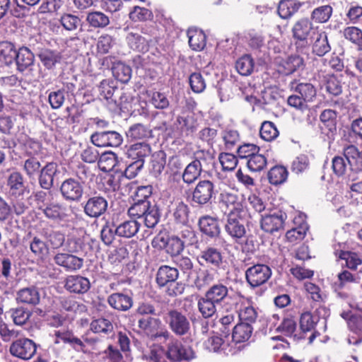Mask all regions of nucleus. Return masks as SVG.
Wrapping results in <instances>:
<instances>
[{"label": "nucleus", "mask_w": 362, "mask_h": 362, "mask_svg": "<svg viewBox=\"0 0 362 362\" xmlns=\"http://www.w3.org/2000/svg\"><path fill=\"white\" fill-rule=\"evenodd\" d=\"M60 192L65 200L78 202L83 196V186L79 181L74 178H68L62 182Z\"/></svg>", "instance_id": "9"}, {"label": "nucleus", "mask_w": 362, "mask_h": 362, "mask_svg": "<svg viewBox=\"0 0 362 362\" xmlns=\"http://www.w3.org/2000/svg\"><path fill=\"white\" fill-rule=\"evenodd\" d=\"M161 324L158 318L142 317L138 321L139 327L142 329L149 337L153 339L170 337V333L166 330H158V327Z\"/></svg>", "instance_id": "7"}, {"label": "nucleus", "mask_w": 362, "mask_h": 362, "mask_svg": "<svg viewBox=\"0 0 362 362\" xmlns=\"http://www.w3.org/2000/svg\"><path fill=\"white\" fill-rule=\"evenodd\" d=\"M267 158L262 154L255 153L247 160V165L252 172H259L267 165Z\"/></svg>", "instance_id": "56"}, {"label": "nucleus", "mask_w": 362, "mask_h": 362, "mask_svg": "<svg viewBox=\"0 0 362 362\" xmlns=\"http://www.w3.org/2000/svg\"><path fill=\"white\" fill-rule=\"evenodd\" d=\"M86 21L93 28H104L110 24V18L101 11H91L87 13Z\"/></svg>", "instance_id": "36"}, {"label": "nucleus", "mask_w": 362, "mask_h": 362, "mask_svg": "<svg viewBox=\"0 0 362 362\" xmlns=\"http://www.w3.org/2000/svg\"><path fill=\"white\" fill-rule=\"evenodd\" d=\"M184 247L185 245L178 236L173 235L167 240L165 250L173 259L179 256Z\"/></svg>", "instance_id": "49"}, {"label": "nucleus", "mask_w": 362, "mask_h": 362, "mask_svg": "<svg viewBox=\"0 0 362 362\" xmlns=\"http://www.w3.org/2000/svg\"><path fill=\"white\" fill-rule=\"evenodd\" d=\"M336 118L337 112L331 109L325 110L320 116V121L328 128L332 135H333L334 132L337 130Z\"/></svg>", "instance_id": "55"}, {"label": "nucleus", "mask_w": 362, "mask_h": 362, "mask_svg": "<svg viewBox=\"0 0 362 362\" xmlns=\"http://www.w3.org/2000/svg\"><path fill=\"white\" fill-rule=\"evenodd\" d=\"M65 247L66 250L71 254L85 252L86 245L83 240L80 238L71 237L68 238Z\"/></svg>", "instance_id": "61"}, {"label": "nucleus", "mask_w": 362, "mask_h": 362, "mask_svg": "<svg viewBox=\"0 0 362 362\" xmlns=\"http://www.w3.org/2000/svg\"><path fill=\"white\" fill-rule=\"evenodd\" d=\"M170 330L177 336H184L190 331V322L185 315L177 309H170L165 317Z\"/></svg>", "instance_id": "2"}, {"label": "nucleus", "mask_w": 362, "mask_h": 362, "mask_svg": "<svg viewBox=\"0 0 362 362\" xmlns=\"http://www.w3.org/2000/svg\"><path fill=\"white\" fill-rule=\"evenodd\" d=\"M216 304L205 296L198 301V308L204 318L212 317L216 313Z\"/></svg>", "instance_id": "45"}, {"label": "nucleus", "mask_w": 362, "mask_h": 362, "mask_svg": "<svg viewBox=\"0 0 362 362\" xmlns=\"http://www.w3.org/2000/svg\"><path fill=\"white\" fill-rule=\"evenodd\" d=\"M146 211L144 213L141 218H144V224L148 228L155 227L160 220V213L156 204H152L150 201L147 204Z\"/></svg>", "instance_id": "42"}, {"label": "nucleus", "mask_w": 362, "mask_h": 362, "mask_svg": "<svg viewBox=\"0 0 362 362\" xmlns=\"http://www.w3.org/2000/svg\"><path fill=\"white\" fill-rule=\"evenodd\" d=\"M151 152L150 145L145 142L136 143L132 145L127 150L129 157L132 159L141 160L144 162V158L149 156Z\"/></svg>", "instance_id": "37"}, {"label": "nucleus", "mask_w": 362, "mask_h": 362, "mask_svg": "<svg viewBox=\"0 0 362 362\" xmlns=\"http://www.w3.org/2000/svg\"><path fill=\"white\" fill-rule=\"evenodd\" d=\"M56 264L63 267L67 272L79 270L83 265V259L69 252L57 253L54 257Z\"/></svg>", "instance_id": "14"}, {"label": "nucleus", "mask_w": 362, "mask_h": 362, "mask_svg": "<svg viewBox=\"0 0 362 362\" xmlns=\"http://www.w3.org/2000/svg\"><path fill=\"white\" fill-rule=\"evenodd\" d=\"M235 68L238 72L243 76L251 74L254 69L252 58L248 54L241 57L237 60Z\"/></svg>", "instance_id": "50"}, {"label": "nucleus", "mask_w": 362, "mask_h": 362, "mask_svg": "<svg viewBox=\"0 0 362 362\" xmlns=\"http://www.w3.org/2000/svg\"><path fill=\"white\" fill-rule=\"evenodd\" d=\"M313 30V23L306 18L297 21L291 30L293 38L296 45H308V37Z\"/></svg>", "instance_id": "10"}, {"label": "nucleus", "mask_w": 362, "mask_h": 362, "mask_svg": "<svg viewBox=\"0 0 362 362\" xmlns=\"http://www.w3.org/2000/svg\"><path fill=\"white\" fill-rule=\"evenodd\" d=\"M333 8L330 5H323L313 10L310 18L317 23H325L332 16Z\"/></svg>", "instance_id": "39"}, {"label": "nucleus", "mask_w": 362, "mask_h": 362, "mask_svg": "<svg viewBox=\"0 0 362 362\" xmlns=\"http://www.w3.org/2000/svg\"><path fill=\"white\" fill-rule=\"evenodd\" d=\"M148 95L150 96V103L156 109L164 110L169 107L170 102L167 96L160 92L153 91Z\"/></svg>", "instance_id": "59"}, {"label": "nucleus", "mask_w": 362, "mask_h": 362, "mask_svg": "<svg viewBox=\"0 0 362 362\" xmlns=\"http://www.w3.org/2000/svg\"><path fill=\"white\" fill-rule=\"evenodd\" d=\"M129 47L139 52H146L148 50V41L139 33L129 32L126 37Z\"/></svg>", "instance_id": "27"}, {"label": "nucleus", "mask_w": 362, "mask_h": 362, "mask_svg": "<svg viewBox=\"0 0 362 362\" xmlns=\"http://www.w3.org/2000/svg\"><path fill=\"white\" fill-rule=\"evenodd\" d=\"M57 172V163L50 162L44 165L37 175L40 187L45 189H49L53 186L54 176Z\"/></svg>", "instance_id": "23"}, {"label": "nucleus", "mask_w": 362, "mask_h": 362, "mask_svg": "<svg viewBox=\"0 0 362 362\" xmlns=\"http://www.w3.org/2000/svg\"><path fill=\"white\" fill-rule=\"evenodd\" d=\"M7 185L9 187V193L15 197L22 195L25 187L23 175L18 172H13L7 180Z\"/></svg>", "instance_id": "30"}, {"label": "nucleus", "mask_w": 362, "mask_h": 362, "mask_svg": "<svg viewBox=\"0 0 362 362\" xmlns=\"http://www.w3.org/2000/svg\"><path fill=\"white\" fill-rule=\"evenodd\" d=\"M60 23L66 30L74 31L80 25L81 19L71 13H64L60 18Z\"/></svg>", "instance_id": "62"}, {"label": "nucleus", "mask_w": 362, "mask_h": 362, "mask_svg": "<svg viewBox=\"0 0 362 362\" xmlns=\"http://www.w3.org/2000/svg\"><path fill=\"white\" fill-rule=\"evenodd\" d=\"M215 271L213 269H199L194 284L198 289H202L212 283L215 279Z\"/></svg>", "instance_id": "41"}, {"label": "nucleus", "mask_w": 362, "mask_h": 362, "mask_svg": "<svg viewBox=\"0 0 362 362\" xmlns=\"http://www.w3.org/2000/svg\"><path fill=\"white\" fill-rule=\"evenodd\" d=\"M42 168L40 162L34 156H31L24 161L23 170L29 178H35Z\"/></svg>", "instance_id": "53"}, {"label": "nucleus", "mask_w": 362, "mask_h": 362, "mask_svg": "<svg viewBox=\"0 0 362 362\" xmlns=\"http://www.w3.org/2000/svg\"><path fill=\"white\" fill-rule=\"evenodd\" d=\"M166 164V155L160 151L152 155L151 172L155 176H159L163 171Z\"/></svg>", "instance_id": "44"}, {"label": "nucleus", "mask_w": 362, "mask_h": 362, "mask_svg": "<svg viewBox=\"0 0 362 362\" xmlns=\"http://www.w3.org/2000/svg\"><path fill=\"white\" fill-rule=\"evenodd\" d=\"M107 200L99 194L89 197L84 204L83 212L90 217L98 218L103 215L107 209Z\"/></svg>", "instance_id": "6"}, {"label": "nucleus", "mask_w": 362, "mask_h": 362, "mask_svg": "<svg viewBox=\"0 0 362 362\" xmlns=\"http://www.w3.org/2000/svg\"><path fill=\"white\" fill-rule=\"evenodd\" d=\"M347 24H358L362 21V6L358 5H351L346 13Z\"/></svg>", "instance_id": "63"}, {"label": "nucleus", "mask_w": 362, "mask_h": 362, "mask_svg": "<svg viewBox=\"0 0 362 362\" xmlns=\"http://www.w3.org/2000/svg\"><path fill=\"white\" fill-rule=\"evenodd\" d=\"M64 288L70 293L83 294L90 288V283L88 278L81 275H69L64 281Z\"/></svg>", "instance_id": "15"}, {"label": "nucleus", "mask_w": 362, "mask_h": 362, "mask_svg": "<svg viewBox=\"0 0 362 362\" xmlns=\"http://www.w3.org/2000/svg\"><path fill=\"white\" fill-rule=\"evenodd\" d=\"M318 317L313 316L310 313L306 312L301 315L300 319V329L301 331L302 339L306 338V334L310 333L308 339V343L311 344L320 334L318 332L315 330Z\"/></svg>", "instance_id": "13"}, {"label": "nucleus", "mask_w": 362, "mask_h": 362, "mask_svg": "<svg viewBox=\"0 0 362 362\" xmlns=\"http://www.w3.org/2000/svg\"><path fill=\"white\" fill-rule=\"evenodd\" d=\"M295 91L298 93L302 98H303L306 103L313 101L317 93L314 86L308 83H299L295 88Z\"/></svg>", "instance_id": "52"}, {"label": "nucleus", "mask_w": 362, "mask_h": 362, "mask_svg": "<svg viewBox=\"0 0 362 362\" xmlns=\"http://www.w3.org/2000/svg\"><path fill=\"white\" fill-rule=\"evenodd\" d=\"M190 88L194 93H201L206 89L205 79L199 72L192 73L189 78Z\"/></svg>", "instance_id": "57"}, {"label": "nucleus", "mask_w": 362, "mask_h": 362, "mask_svg": "<svg viewBox=\"0 0 362 362\" xmlns=\"http://www.w3.org/2000/svg\"><path fill=\"white\" fill-rule=\"evenodd\" d=\"M140 223L136 220H127L116 226V235L119 237L130 238L139 231Z\"/></svg>", "instance_id": "26"}, {"label": "nucleus", "mask_w": 362, "mask_h": 362, "mask_svg": "<svg viewBox=\"0 0 362 362\" xmlns=\"http://www.w3.org/2000/svg\"><path fill=\"white\" fill-rule=\"evenodd\" d=\"M40 296L37 288L34 286L20 289L16 294L18 303L36 305L40 303Z\"/></svg>", "instance_id": "25"}, {"label": "nucleus", "mask_w": 362, "mask_h": 362, "mask_svg": "<svg viewBox=\"0 0 362 362\" xmlns=\"http://www.w3.org/2000/svg\"><path fill=\"white\" fill-rule=\"evenodd\" d=\"M312 52L314 54L323 57L331 50L327 34L325 31L313 32Z\"/></svg>", "instance_id": "19"}, {"label": "nucleus", "mask_w": 362, "mask_h": 362, "mask_svg": "<svg viewBox=\"0 0 362 362\" xmlns=\"http://www.w3.org/2000/svg\"><path fill=\"white\" fill-rule=\"evenodd\" d=\"M286 218V214L281 211H274L272 214L262 216L261 228L269 233L279 231L283 229Z\"/></svg>", "instance_id": "11"}, {"label": "nucleus", "mask_w": 362, "mask_h": 362, "mask_svg": "<svg viewBox=\"0 0 362 362\" xmlns=\"http://www.w3.org/2000/svg\"><path fill=\"white\" fill-rule=\"evenodd\" d=\"M130 140L145 139L151 137V131L142 124L138 123L131 126L126 133Z\"/></svg>", "instance_id": "40"}, {"label": "nucleus", "mask_w": 362, "mask_h": 362, "mask_svg": "<svg viewBox=\"0 0 362 362\" xmlns=\"http://www.w3.org/2000/svg\"><path fill=\"white\" fill-rule=\"evenodd\" d=\"M219 200L221 204L229 209V213H241L243 210L242 199L236 192L232 189L222 190L219 195Z\"/></svg>", "instance_id": "16"}, {"label": "nucleus", "mask_w": 362, "mask_h": 362, "mask_svg": "<svg viewBox=\"0 0 362 362\" xmlns=\"http://www.w3.org/2000/svg\"><path fill=\"white\" fill-rule=\"evenodd\" d=\"M304 65L303 59L298 55H291L282 59L280 66L281 71L286 75L291 74Z\"/></svg>", "instance_id": "33"}, {"label": "nucleus", "mask_w": 362, "mask_h": 362, "mask_svg": "<svg viewBox=\"0 0 362 362\" xmlns=\"http://www.w3.org/2000/svg\"><path fill=\"white\" fill-rule=\"evenodd\" d=\"M204 296L219 305L224 302L228 296V288L222 284H216L211 286Z\"/></svg>", "instance_id": "28"}, {"label": "nucleus", "mask_w": 362, "mask_h": 362, "mask_svg": "<svg viewBox=\"0 0 362 362\" xmlns=\"http://www.w3.org/2000/svg\"><path fill=\"white\" fill-rule=\"evenodd\" d=\"M199 227L201 232L210 238H216L221 233L218 220L210 216H204L199 220Z\"/></svg>", "instance_id": "20"}, {"label": "nucleus", "mask_w": 362, "mask_h": 362, "mask_svg": "<svg viewBox=\"0 0 362 362\" xmlns=\"http://www.w3.org/2000/svg\"><path fill=\"white\" fill-rule=\"evenodd\" d=\"M17 51L13 44L8 42H4L0 44V60L6 64L9 65L13 59H16Z\"/></svg>", "instance_id": "47"}, {"label": "nucleus", "mask_w": 362, "mask_h": 362, "mask_svg": "<svg viewBox=\"0 0 362 362\" xmlns=\"http://www.w3.org/2000/svg\"><path fill=\"white\" fill-rule=\"evenodd\" d=\"M189 45L195 51H201L206 46V35L200 30L189 28L187 30Z\"/></svg>", "instance_id": "34"}, {"label": "nucleus", "mask_w": 362, "mask_h": 362, "mask_svg": "<svg viewBox=\"0 0 362 362\" xmlns=\"http://www.w3.org/2000/svg\"><path fill=\"white\" fill-rule=\"evenodd\" d=\"M239 214H240L229 213L224 227L228 235L236 241L243 238L246 233L245 226L238 218Z\"/></svg>", "instance_id": "17"}, {"label": "nucleus", "mask_w": 362, "mask_h": 362, "mask_svg": "<svg viewBox=\"0 0 362 362\" xmlns=\"http://www.w3.org/2000/svg\"><path fill=\"white\" fill-rule=\"evenodd\" d=\"M114 76L122 83H127L132 76V69L124 63L119 62L112 68Z\"/></svg>", "instance_id": "51"}, {"label": "nucleus", "mask_w": 362, "mask_h": 362, "mask_svg": "<svg viewBox=\"0 0 362 362\" xmlns=\"http://www.w3.org/2000/svg\"><path fill=\"white\" fill-rule=\"evenodd\" d=\"M300 6L296 0H282L279 4L278 13L281 18L287 19L297 12Z\"/></svg>", "instance_id": "38"}, {"label": "nucleus", "mask_w": 362, "mask_h": 362, "mask_svg": "<svg viewBox=\"0 0 362 362\" xmlns=\"http://www.w3.org/2000/svg\"><path fill=\"white\" fill-rule=\"evenodd\" d=\"M37 344L28 338H21L13 341L9 351L13 356L23 360L30 359L36 353Z\"/></svg>", "instance_id": "4"}, {"label": "nucleus", "mask_w": 362, "mask_h": 362, "mask_svg": "<svg viewBox=\"0 0 362 362\" xmlns=\"http://www.w3.org/2000/svg\"><path fill=\"white\" fill-rule=\"evenodd\" d=\"M257 315V312L252 303L248 299L243 298L240 301L238 310L240 321L242 322L249 323L250 325H252L256 322Z\"/></svg>", "instance_id": "24"}, {"label": "nucleus", "mask_w": 362, "mask_h": 362, "mask_svg": "<svg viewBox=\"0 0 362 362\" xmlns=\"http://www.w3.org/2000/svg\"><path fill=\"white\" fill-rule=\"evenodd\" d=\"M202 171L200 163L192 161L186 166L182 173V180L187 184H192L200 176Z\"/></svg>", "instance_id": "43"}, {"label": "nucleus", "mask_w": 362, "mask_h": 362, "mask_svg": "<svg viewBox=\"0 0 362 362\" xmlns=\"http://www.w3.org/2000/svg\"><path fill=\"white\" fill-rule=\"evenodd\" d=\"M214 185L209 180L199 181L192 192V202L199 206L211 203L214 197Z\"/></svg>", "instance_id": "5"}, {"label": "nucleus", "mask_w": 362, "mask_h": 362, "mask_svg": "<svg viewBox=\"0 0 362 362\" xmlns=\"http://www.w3.org/2000/svg\"><path fill=\"white\" fill-rule=\"evenodd\" d=\"M272 276V269L266 264H257L247 269L245 278L251 287L255 288L265 284Z\"/></svg>", "instance_id": "3"}, {"label": "nucleus", "mask_w": 362, "mask_h": 362, "mask_svg": "<svg viewBox=\"0 0 362 362\" xmlns=\"http://www.w3.org/2000/svg\"><path fill=\"white\" fill-rule=\"evenodd\" d=\"M90 141L93 145L98 147H117L122 144L123 138L117 132L105 131L93 134Z\"/></svg>", "instance_id": "8"}, {"label": "nucleus", "mask_w": 362, "mask_h": 362, "mask_svg": "<svg viewBox=\"0 0 362 362\" xmlns=\"http://www.w3.org/2000/svg\"><path fill=\"white\" fill-rule=\"evenodd\" d=\"M259 134L264 141H271L278 136L279 131L273 122L264 121L262 124Z\"/></svg>", "instance_id": "54"}, {"label": "nucleus", "mask_w": 362, "mask_h": 362, "mask_svg": "<svg viewBox=\"0 0 362 362\" xmlns=\"http://www.w3.org/2000/svg\"><path fill=\"white\" fill-rule=\"evenodd\" d=\"M42 211L47 218L55 221H66L71 214V209L66 204L57 202L45 204Z\"/></svg>", "instance_id": "12"}, {"label": "nucleus", "mask_w": 362, "mask_h": 362, "mask_svg": "<svg viewBox=\"0 0 362 362\" xmlns=\"http://www.w3.org/2000/svg\"><path fill=\"white\" fill-rule=\"evenodd\" d=\"M343 154L350 166H355L356 170H362L361 151L354 145H348L344 148Z\"/></svg>", "instance_id": "35"}, {"label": "nucleus", "mask_w": 362, "mask_h": 362, "mask_svg": "<svg viewBox=\"0 0 362 362\" xmlns=\"http://www.w3.org/2000/svg\"><path fill=\"white\" fill-rule=\"evenodd\" d=\"M253 327L249 323L242 322L237 324L233 329L232 338L235 343L247 341L252 336Z\"/></svg>", "instance_id": "31"}, {"label": "nucleus", "mask_w": 362, "mask_h": 362, "mask_svg": "<svg viewBox=\"0 0 362 362\" xmlns=\"http://www.w3.org/2000/svg\"><path fill=\"white\" fill-rule=\"evenodd\" d=\"M199 258L206 264L218 267L223 263V256L219 250L213 247H208L202 250Z\"/></svg>", "instance_id": "32"}, {"label": "nucleus", "mask_w": 362, "mask_h": 362, "mask_svg": "<svg viewBox=\"0 0 362 362\" xmlns=\"http://www.w3.org/2000/svg\"><path fill=\"white\" fill-rule=\"evenodd\" d=\"M15 60L17 70L20 72H23L32 69L34 65L35 56L28 47H22L17 51Z\"/></svg>", "instance_id": "22"}, {"label": "nucleus", "mask_w": 362, "mask_h": 362, "mask_svg": "<svg viewBox=\"0 0 362 362\" xmlns=\"http://www.w3.org/2000/svg\"><path fill=\"white\" fill-rule=\"evenodd\" d=\"M345 39L356 45L358 49L362 50V30L356 26H349L343 31Z\"/></svg>", "instance_id": "48"}, {"label": "nucleus", "mask_w": 362, "mask_h": 362, "mask_svg": "<svg viewBox=\"0 0 362 362\" xmlns=\"http://www.w3.org/2000/svg\"><path fill=\"white\" fill-rule=\"evenodd\" d=\"M118 165V157L116 153L112 151L102 153L98 159L99 168L103 172H110L114 170L117 172L119 169L116 168Z\"/></svg>", "instance_id": "29"}, {"label": "nucleus", "mask_w": 362, "mask_h": 362, "mask_svg": "<svg viewBox=\"0 0 362 362\" xmlns=\"http://www.w3.org/2000/svg\"><path fill=\"white\" fill-rule=\"evenodd\" d=\"M10 312L13 321L16 325L25 324L32 314L30 310L22 307L11 309Z\"/></svg>", "instance_id": "58"}, {"label": "nucleus", "mask_w": 362, "mask_h": 362, "mask_svg": "<svg viewBox=\"0 0 362 362\" xmlns=\"http://www.w3.org/2000/svg\"><path fill=\"white\" fill-rule=\"evenodd\" d=\"M178 277L179 271L176 267L162 265L157 271L156 280L160 287H164L175 281Z\"/></svg>", "instance_id": "21"}, {"label": "nucleus", "mask_w": 362, "mask_h": 362, "mask_svg": "<svg viewBox=\"0 0 362 362\" xmlns=\"http://www.w3.org/2000/svg\"><path fill=\"white\" fill-rule=\"evenodd\" d=\"M107 302L112 308L122 312L129 310L133 306L132 296L122 292L110 294L107 298Z\"/></svg>", "instance_id": "18"}, {"label": "nucleus", "mask_w": 362, "mask_h": 362, "mask_svg": "<svg viewBox=\"0 0 362 362\" xmlns=\"http://www.w3.org/2000/svg\"><path fill=\"white\" fill-rule=\"evenodd\" d=\"M339 257L346 261V267L352 270H356L362 264L361 257L355 252L341 251Z\"/></svg>", "instance_id": "60"}, {"label": "nucleus", "mask_w": 362, "mask_h": 362, "mask_svg": "<svg viewBox=\"0 0 362 362\" xmlns=\"http://www.w3.org/2000/svg\"><path fill=\"white\" fill-rule=\"evenodd\" d=\"M288 177V171L284 166L276 165L270 169L268 179L271 184L278 185L284 183Z\"/></svg>", "instance_id": "46"}, {"label": "nucleus", "mask_w": 362, "mask_h": 362, "mask_svg": "<svg viewBox=\"0 0 362 362\" xmlns=\"http://www.w3.org/2000/svg\"><path fill=\"white\" fill-rule=\"evenodd\" d=\"M350 326L351 329L358 335V339L351 337L348 339L350 344L358 345L362 342V318L356 317L351 320Z\"/></svg>", "instance_id": "64"}, {"label": "nucleus", "mask_w": 362, "mask_h": 362, "mask_svg": "<svg viewBox=\"0 0 362 362\" xmlns=\"http://www.w3.org/2000/svg\"><path fill=\"white\" fill-rule=\"evenodd\" d=\"M168 341L166 356L172 361H189L195 357L194 352L190 346H184L171 334L170 337H163Z\"/></svg>", "instance_id": "1"}]
</instances>
